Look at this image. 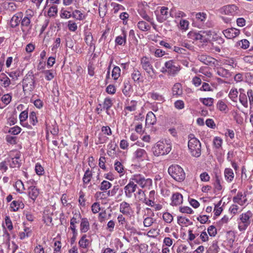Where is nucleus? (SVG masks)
<instances>
[{
    "label": "nucleus",
    "mask_w": 253,
    "mask_h": 253,
    "mask_svg": "<svg viewBox=\"0 0 253 253\" xmlns=\"http://www.w3.org/2000/svg\"><path fill=\"white\" fill-rule=\"evenodd\" d=\"M133 158L137 162L148 160L147 152L143 149L138 148L133 153Z\"/></svg>",
    "instance_id": "f8f14e48"
},
{
    "label": "nucleus",
    "mask_w": 253,
    "mask_h": 253,
    "mask_svg": "<svg viewBox=\"0 0 253 253\" xmlns=\"http://www.w3.org/2000/svg\"><path fill=\"white\" fill-rule=\"evenodd\" d=\"M207 15L205 12H198L195 14V19L193 22L194 26L201 28L203 26L206 19Z\"/></svg>",
    "instance_id": "9d476101"
},
{
    "label": "nucleus",
    "mask_w": 253,
    "mask_h": 253,
    "mask_svg": "<svg viewBox=\"0 0 253 253\" xmlns=\"http://www.w3.org/2000/svg\"><path fill=\"white\" fill-rule=\"evenodd\" d=\"M0 82H1V85L4 87H7L10 84V80L4 74L1 73L0 75Z\"/></svg>",
    "instance_id": "72a5a7b5"
},
{
    "label": "nucleus",
    "mask_w": 253,
    "mask_h": 253,
    "mask_svg": "<svg viewBox=\"0 0 253 253\" xmlns=\"http://www.w3.org/2000/svg\"><path fill=\"white\" fill-rule=\"evenodd\" d=\"M137 188V184L130 179L128 183L126 185L124 188L125 196L126 198H130L132 196L133 193Z\"/></svg>",
    "instance_id": "9b49d317"
},
{
    "label": "nucleus",
    "mask_w": 253,
    "mask_h": 253,
    "mask_svg": "<svg viewBox=\"0 0 253 253\" xmlns=\"http://www.w3.org/2000/svg\"><path fill=\"white\" fill-rule=\"evenodd\" d=\"M233 201L240 206H244L247 202L246 195L245 193L243 194L242 192H238L237 195L233 197Z\"/></svg>",
    "instance_id": "aec40b11"
},
{
    "label": "nucleus",
    "mask_w": 253,
    "mask_h": 253,
    "mask_svg": "<svg viewBox=\"0 0 253 253\" xmlns=\"http://www.w3.org/2000/svg\"><path fill=\"white\" fill-rule=\"evenodd\" d=\"M224 177L228 182H232L234 178L233 170L230 168H226L224 171Z\"/></svg>",
    "instance_id": "c85d7f7f"
},
{
    "label": "nucleus",
    "mask_w": 253,
    "mask_h": 253,
    "mask_svg": "<svg viewBox=\"0 0 253 253\" xmlns=\"http://www.w3.org/2000/svg\"><path fill=\"white\" fill-rule=\"evenodd\" d=\"M57 7L56 5L51 6L48 11V15L50 17H53L57 14Z\"/></svg>",
    "instance_id": "e2e57ef3"
},
{
    "label": "nucleus",
    "mask_w": 253,
    "mask_h": 253,
    "mask_svg": "<svg viewBox=\"0 0 253 253\" xmlns=\"http://www.w3.org/2000/svg\"><path fill=\"white\" fill-rule=\"evenodd\" d=\"M2 5L3 8L10 12L15 11L17 7L14 2L4 1L2 3Z\"/></svg>",
    "instance_id": "cd10ccee"
},
{
    "label": "nucleus",
    "mask_w": 253,
    "mask_h": 253,
    "mask_svg": "<svg viewBox=\"0 0 253 253\" xmlns=\"http://www.w3.org/2000/svg\"><path fill=\"white\" fill-rule=\"evenodd\" d=\"M222 33L226 38L232 39L237 37L240 34V31L236 28H231L223 30Z\"/></svg>",
    "instance_id": "4468645a"
},
{
    "label": "nucleus",
    "mask_w": 253,
    "mask_h": 253,
    "mask_svg": "<svg viewBox=\"0 0 253 253\" xmlns=\"http://www.w3.org/2000/svg\"><path fill=\"white\" fill-rule=\"evenodd\" d=\"M40 194V190L35 186H30L28 189L29 197L35 202Z\"/></svg>",
    "instance_id": "412c9836"
},
{
    "label": "nucleus",
    "mask_w": 253,
    "mask_h": 253,
    "mask_svg": "<svg viewBox=\"0 0 253 253\" xmlns=\"http://www.w3.org/2000/svg\"><path fill=\"white\" fill-rule=\"evenodd\" d=\"M120 211L125 215H130L132 210L130 207V204L124 201L120 204Z\"/></svg>",
    "instance_id": "6ab92c4d"
},
{
    "label": "nucleus",
    "mask_w": 253,
    "mask_h": 253,
    "mask_svg": "<svg viewBox=\"0 0 253 253\" xmlns=\"http://www.w3.org/2000/svg\"><path fill=\"white\" fill-rule=\"evenodd\" d=\"M126 34L124 31H123L122 35L116 37L115 42L119 45H123L126 43Z\"/></svg>",
    "instance_id": "a19ab883"
},
{
    "label": "nucleus",
    "mask_w": 253,
    "mask_h": 253,
    "mask_svg": "<svg viewBox=\"0 0 253 253\" xmlns=\"http://www.w3.org/2000/svg\"><path fill=\"white\" fill-rule=\"evenodd\" d=\"M115 169L119 173L123 175L125 172L124 167L122 163L119 161H116L114 164Z\"/></svg>",
    "instance_id": "de8ad7c7"
},
{
    "label": "nucleus",
    "mask_w": 253,
    "mask_h": 253,
    "mask_svg": "<svg viewBox=\"0 0 253 253\" xmlns=\"http://www.w3.org/2000/svg\"><path fill=\"white\" fill-rule=\"evenodd\" d=\"M29 121L31 124L33 126H35L38 123V119L36 114L35 112H32L29 115Z\"/></svg>",
    "instance_id": "338daca9"
},
{
    "label": "nucleus",
    "mask_w": 253,
    "mask_h": 253,
    "mask_svg": "<svg viewBox=\"0 0 253 253\" xmlns=\"http://www.w3.org/2000/svg\"><path fill=\"white\" fill-rule=\"evenodd\" d=\"M170 16V11L169 12L168 7L163 6L161 8L160 13L157 15V20L160 22H163Z\"/></svg>",
    "instance_id": "2eb2a0df"
},
{
    "label": "nucleus",
    "mask_w": 253,
    "mask_h": 253,
    "mask_svg": "<svg viewBox=\"0 0 253 253\" xmlns=\"http://www.w3.org/2000/svg\"><path fill=\"white\" fill-rule=\"evenodd\" d=\"M78 220L77 218L75 216L73 217L70 220V228L72 231L73 234L74 235V237L76 238L78 234V231L76 229V224L78 223Z\"/></svg>",
    "instance_id": "473e14b6"
},
{
    "label": "nucleus",
    "mask_w": 253,
    "mask_h": 253,
    "mask_svg": "<svg viewBox=\"0 0 253 253\" xmlns=\"http://www.w3.org/2000/svg\"><path fill=\"white\" fill-rule=\"evenodd\" d=\"M21 155L19 153H16L13 158H11L8 160L9 167L11 168H19L21 165V160H20Z\"/></svg>",
    "instance_id": "a211bd4d"
},
{
    "label": "nucleus",
    "mask_w": 253,
    "mask_h": 253,
    "mask_svg": "<svg viewBox=\"0 0 253 253\" xmlns=\"http://www.w3.org/2000/svg\"><path fill=\"white\" fill-rule=\"evenodd\" d=\"M157 121L156 117L155 114L152 112H149L146 118V125L148 126H152L156 124Z\"/></svg>",
    "instance_id": "a878e982"
},
{
    "label": "nucleus",
    "mask_w": 253,
    "mask_h": 253,
    "mask_svg": "<svg viewBox=\"0 0 253 253\" xmlns=\"http://www.w3.org/2000/svg\"><path fill=\"white\" fill-rule=\"evenodd\" d=\"M172 90L173 96L176 97L180 96L182 94V89L181 84L179 83L174 84Z\"/></svg>",
    "instance_id": "2f4dec72"
},
{
    "label": "nucleus",
    "mask_w": 253,
    "mask_h": 253,
    "mask_svg": "<svg viewBox=\"0 0 253 253\" xmlns=\"http://www.w3.org/2000/svg\"><path fill=\"white\" fill-rule=\"evenodd\" d=\"M28 117V113L27 111H22L19 115L20 123L22 126L30 128V125L25 121Z\"/></svg>",
    "instance_id": "393cba45"
},
{
    "label": "nucleus",
    "mask_w": 253,
    "mask_h": 253,
    "mask_svg": "<svg viewBox=\"0 0 253 253\" xmlns=\"http://www.w3.org/2000/svg\"><path fill=\"white\" fill-rule=\"evenodd\" d=\"M112 184L110 182L107 180H103L101 183L99 187L100 190L105 191L110 188Z\"/></svg>",
    "instance_id": "5fc2aeb1"
},
{
    "label": "nucleus",
    "mask_w": 253,
    "mask_h": 253,
    "mask_svg": "<svg viewBox=\"0 0 253 253\" xmlns=\"http://www.w3.org/2000/svg\"><path fill=\"white\" fill-rule=\"evenodd\" d=\"M23 16L22 12H19L15 13L11 18L10 21V25L12 28L17 27L21 22V17Z\"/></svg>",
    "instance_id": "f3484780"
},
{
    "label": "nucleus",
    "mask_w": 253,
    "mask_h": 253,
    "mask_svg": "<svg viewBox=\"0 0 253 253\" xmlns=\"http://www.w3.org/2000/svg\"><path fill=\"white\" fill-rule=\"evenodd\" d=\"M142 188L150 189L152 186V180L150 178H145L143 182L139 185Z\"/></svg>",
    "instance_id": "6e6d98bb"
},
{
    "label": "nucleus",
    "mask_w": 253,
    "mask_h": 253,
    "mask_svg": "<svg viewBox=\"0 0 253 253\" xmlns=\"http://www.w3.org/2000/svg\"><path fill=\"white\" fill-rule=\"evenodd\" d=\"M219 11L222 14L234 15L238 13V8L234 4L227 5L220 8Z\"/></svg>",
    "instance_id": "1a4fd4ad"
},
{
    "label": "nucleus",
    "mask_w": 253,
    "mask_h": 253,
    "mask_svg": "<svg viewBox=\"0 0 253 253\" xmlns=\"http://www.w3.org/2000/svg\"><path fill=\"white\" fill-rule=\"evenodd\" d=\"M84 40L86 43L89 46L90 48L92 46L94 47L93 37L90 32H86L85 33Z\"/></svg>",
    "instance_id": "e433bc0d"
},
{
    "label": "nucleus",
    "mask_w": 253,
    "mask_h": 253,
    "mask_svg": "<svg viewBox=\"0 0 253 253\" xmlns=\"http://www.w3.org/2000/svg\"><path fill=\"white\" fill-rule=\"evenodd\" d=\"M32 233V229L28 227L25 226L24 231L21 232L19 234V238L21 240H23L26 238L30 237Z\"/></svg>",
    "instance_id": "4c0bfd02"
},
{
    "label": "nucleus",
    "mask_w": 253,
    "mask_h": 253,
    "mask_svg": "<svg viewBox=\"0 0 253 253\" xmlns=\"http://www.w3.org/2000/svg\"><path fill=\"white\" fill-rule=\"evenodd\" d=\"M249 42L246 39L241 40L237 43V46L244 49H247L249 47Z\"/></svg>",
    "instance_id": "13d9d810"
},
{
    "label": "nucleus",
    "mask_w": 253,
    "mask_h": 253,
    "mask_svg": "<svg viewBox=\"0 0 253 253\" xmlns=\"http://www.w3.org/2000/svg\"><path fill=\"white\" fill-rule=\"evenodd\" d=\"M24 204L20 201H13L10 204L11 211H17L19 209H23Z\"/></svg>",
    "instance_id": "c756f323"
},
{
    "label": "nucleus",
    "mask_w": 253,
    "mask_h": 253,
    "mask_svg": "<svg viewBox=\"0 0 253 253\" xmlns=\"http://www.w3.org/2000/svg\"><path fill=\"white\" fill-rule=\"evenodd\" d=\"M72 17L71 12L67 10L62 8L60 11V17L61 18L69 19Z\"/></svg>",
    "instance_id": "69168bd1"
},
{
    "label": "nucleus",
    "mask_w": 253,
    "mask_h": 253,
    "mask_svg": "<svg viewBox=\"0 0 253 253\" xmlns=\"http://www.w3.org/2000/svg\"><path fill=\"white\" fill-rule=\"evenodd\" d=\"M223 140L220 137H215L213 140V144L216 149H219L221 147Z\"/></svg>",
    "instance_id": "bf43d9fd"
},
{
    "label": "nucleus",
    "mask_w": 253,
    "mask_h": 253,
    "mask_svg": "<svg viewBox=\"0 0 253 253\" xmlns=\"http://www.w3.org/2000/svg\"><path fill=\"white\" fill-rule=\"evenodd\" d=\"M121 69L118 66H115L113 68L112 72V77L114 80H117L120 76Z\"/></svg>",
    "instance_id": "864d4df0"
},
{
    "label": "nucleus",
    "mask_w": 253,
    "mask_h": 253,
    "mask_svg": "<svg viewBox=\"0 0 253 253\" xmlns=\"http://www.w3.org/2000/svg\"><path fill=\"white\" fill-rule=\"evenodd\" d=\"M90 245L89 240L87 239V235L84 234L79 241V246L80 248L86 249Z\"/></svg>",
    "instance_id": "4be33fe9"
},
{
    "label": "nucleus",
    "mask_w": 253,
    "mask_h": 253,
    "mask_svg": "<svg viewBox=\"0 0 253 253\" xmlns=\"http://www.w3.org/2000/svg\"><path fill=\"white\" fill-rule=\"evenodd\" d=\"M150 97L154 100L163 102L165 99L164 97L161 94L157 92H151L149 94Z\"/></svg>",
    "instance_id": "603ef678"
},
{
    "label": "nucleus",
    "mask_w": 253,
    "mask_h": 253,
    "mask_svg": "<svg viewBox=\"0 0 253 253\" xmlns=\"http://www.w3.org/2000/svg\"><path fill=\"white\" fill-rule=\"evenodd\" d=\"M45 78L47 81L52 80L55 75V72L52 70H47L43 71Z\"/></svg>",
    "instance_id": "8fccbe9b"
},
{
    "label": "nucleus",
    "mask_w": 253,
    "mask_h": 253,
    "mask_svg": "<svg viewBox=\"0 0 253 253\" xmlns=\"http://www.w3.org/2000/svg\"><path fill=\"white\" fill-rule=\"evenodd\" d=\"M198 59L199 61L207 65H214L215 66L218 65L217 61L215 59L207 55H199Z\"/></svg>",
    "instance_id": "ddd939ff"
},
{
    "label": "nucleus",
    "mask_w": 253,
    "mask_h": 253,
    "mask_svg": "<svg viewBox=\"0 0 253 253\" xmlns=\"http://www.w3.org/2000/svg\"><path fill=\"white\" fill-rule=\"evenodd\" d=\"M188 147L189 153L192 157L199 158L201 155V143L194 134L188 135Z\"/></svg>",
    "instance_id": "f03ea898"
},
{
    "label": "nucleus",
    "mask_w": 253,
    "mask_h": 253,
    "mask_svg": "<svg viewBox=\"0 0 253 253\" xmlns=\"http://www.w3.org/2000/svg\"><path fill=\"white\" fill-rule=\"evenodd\" d=\"M137 27L142 31H147L151 28V26L147 23L143 21L138 22Z\"/></svg>",
    "instance_id": "49530a36"
},
{
    "label": "nucleus",
    "mask_w": 253,
    "mask_h": 253,
    "mask_svg": "<svg viewBox=\"0 0 253 253\" xmlns=\"http://www.w3.org/2000/svg\"><path fill=\"white\" fill-rule=\"evenodd\" d=\"M72 17L77 20H83L86 18V16L80 10L76 9L72 13Z\"/></svg>",
    "instance_id": "58836bf2"
},
{
    "label": "nucleus",
    "mask_w": 253,
    "mask_h": 253,
    "mask_svg": "<svg viewBox=\"0 0 253 253\" xmlns=\"http://www.w3.org/2000/svg\"><path fill=\"white\" fill-rule=\"evenodd\" d=\"M177 222L179 225L182 224L186 226L192 224V222L188 218L184 216L178 217Z\"/></svg>",
    "instance_id": "09e8293b"
},
{
    "label": "nucleus",
    "mask_w": 253,
    "mask_h": 253,
    "mask_svg": "<svg viewBox=\"0 0 253 253\" xmlns=\"http://www.w3.org/2000/svg\"><path fill=\"white\" fill-rule=\"evenodd\" d=\"M239 101L240 103L245 108L248 107V97L247 95L244 93V90L242 88L239 89Z\"/></svg>",
    "instance_id": "bb28decb"
},
{
    "label": "nucleus",
    "mask_w": 253,
    "mask_h": 253,
    "mask_svg": "<svg viewBox=\"0 0 253 253\" xmlns=\"http://www.w3.org/2000/svg\"><path fill=\"white\" fill-rule=\"evenodd\" d=\"M140 65L142 68L146 72L147 75L153 78L152 73L155 72V70L152 65L151 58L147 56H143L140 59Z\"/></svg>",
    "instance_id": "0eeeda50"
},
{
    "label": "nucleus",
    "mask_w": 253,
    "mask_h": 253,
    "mask_svg": "<svg viewBox=\"0 0 253 253\" xmlns=\"http://www.w3.org/2000/svg\"><path fill=\"white\" fill-rule=\"evenodd\" d=\"M113 104V101L111 99L109 98H106L104 99L103 103V109L106 110V113L108 115H110L108 110L112 106Z\"/></svg>",
    "instance_id": "79ce46f5"
},
{
    "label": "nucleus",
    "mask_w": 253,
    "mask_h": 253,
    "mask_svg": "<svg viewBox=\"0 0 253 253\" xmlns=\"http://www.w3.org/2000/svg\"><path fill=\"white\" fill-rule=\"evenodd\" d=\"M171 205L172 206L179 205L183 202V196L179 193H174L171 197Z\"/></svg>",
    "instance_id": "5701e85b"
},
{
    "label": "nucleus",
    "mask_w": 253,
    "mask_h": 253,
    "mask_svg": "<svg viewBox=\"0 0 253 253\" xmlns=\"http://www.w3.org/2000/svg\"><path fill=\"white\" fill-rule=\"evenodd\" d=\"M163 218L168 223H170L173 220V216L169 212H165L163 215Z\"/></svg>",
    "instance_id": "774afa93"
},
{
    "label": "nucleus",
    "mask_w": 253,
    "mask_h": 253,
    "mask_svg": "<svg viewBox=\"0 0 253 253\" xmlns=\"http://www.w3.org/2000/svg\"><path fill=\"white\" fill-rule=\"evenodd\" d=\"M34 15L35 12L32 9H28L26 11L24 15H23L21 17L20 25L24 38H26L31 32L32 22L34 19Z\"/></svg>",
    "instance_id": "f257e3e1"
},
{
    "label": "nucleus",
    "mask_w": 253,
    "mask_h": 253,
    "mask_svg": "<svg viewBox=\"0 0 253 253\" xmlns=\"http://www.w3.org/2000/svg\"><path fill=\"white\" fill-rule=\"evenodd\" d=\"M217 108L219 111L225 113L228 111V106L223 100H219L217 102Z\"/></svg>",
    "instance_id": "c03bdc74"
},
{
    "label": "nucleus",
    "mask_w": 253,
    "mask_h": 253,
    "mask_svg": "<svg viewBox=\"0 0 253 253\" xmlns=\"http://www.w3.org/2000/svg\"><path fill=\"white\" fill-rule=\"evenodd\" d=\"M170 150V146L163 141H158L152 148L153 153L155 156L167 154Z\"/></svg>",
    "instance_id": "423d86ee"
},
{
    "label": "nucleus",
    "mask_w": 253,
    "mask_h": 253,
    "mask_svg": "<svg viewBox=\"0 0 253 253\" xmlns=\"http://www.w3.org/2000/svg\"><path fill=\"white\" fill-rule=\"evenodd\" d=\"M137 102L135 100H131L128 105L125 107V109L129 111H134L136 109Z\"/></svg>",
    "instance_id": "4d7b16f0"
},
{
    "label": "nucleus",
    "mask_w": 253,
    "mask_h": 253,
    "mask_svg": "<svg viewBox=\"0 0 253 253\" xmlns=\"http://www.w3.org/2000/svg\"><path fill=\"white\" fill-rule=\"evenodd\" d=\"M215 71L217 75L225 79H228L232 76V73L228 70L222 67H216Z\"/></svg>",
    "instance_id": "dca6fc26"
},
{
    "label": "nucleus",
    "mask_w": 253,
    "mask_h": 253,
    "mask_svg": "<svg viewBox=\"0 0 253 253\" xmlns=\"http://www.w3.org/2000/svg\"><path fill=\"white\" fill-rule=\"evenodd\" d=\"M200 100L204 105L207 106H211L213 103V99L212 98H200Z\"/></svg>",
    "instance_id": "0e129e2a"
},
{
    "label": "nucleus",
    "mask_w": 253,
    "mask_h": 253,
    "mask_svg": "<svg viewBox=\"0 0 253 253\" xmlns=\"http://www.w3.org/2000/svg\"><path fill=\"white\" fill-rule=\"evenodd\" d=\"M170 16L175 18H179L185 17L186 16V15L184 12L173 8L170 10Z\"/></svg>",
    "instance_id": "f704fd0d"
},
{
    "label": "nucleus",
    "mask_w": 253,
    "mask_h": 253,
    "mask_svg": "<svg viewBox=\"0 0 253 253\" xmlns=\"http://www.w3.org/2000/svg\"><path fill=\"white\" fill-rule=\"evenodd\" d=\"M238 95V91L236 88H231L229 93V98L233 101H235Z\"/></svg>",
    "instance_id": "680f3d73"
},
{
    "label": "nucleus",
    "mask_w": 253,
    "mask_h": 253,
    "mask_svg": "<svg viewBox=\"0 0 253 253\" xmlns=\"http://www.w3.org/2000/svg\"><path fill=\"white\" fill-rule=\"evenodd\" d=\"M189 22L187 20L181 19L179 22V28L183 31H186L189 27Z\"/></svg>",
    "instance_id": "052dcab7"
},
{
    "label": "nucleus",
    "mask_w": 253,
    "mask_h": 253,
    "mask_svg": "<svg viewBox=\"0 0 253 253\" xmlns=\"http://www.w3.org/2000/svg\"><path fill=\"white\" fill-rule=\"evenodd\" d=\"M181 69L180 66L174 60H170L165 63L161 72L169 76H175Z\"/></svg>",
    "instance_id": "7ed1b4c3"
},
{
    "label": "nucleus",
    "mask_w": 253,
    "mask_h": 253,
    "mask_svg": "<svg viewBox=\"0 0 253 253\" xmlns=\"http://www.w3.org/2000/svg\"><path fill=\"white\" fill-rule=\"evenodd\" d=\"M135 199L138 201H143L144 202L145 197L144 192L141 189H138L135 193L134 194Z\"/></svg>",
    "instance_id": "a18cd8bd"
},
{
    "label": "nucleus",
    "mask_w": 253,
    "mask_h": 253,
    "mask_svg": "<svg viewBox=\"0 0 253 253\" xmlns=\"http://www.w3.org/2000/svg\"><path fill=\"white\" fill-rule=\"evenodd\" d=\"M90 229V225L88 219L86 218L82 219L80 229L81 233H86Z\"/></svg>",
    "instance_id": "b1692460"
},
{
    "label": "nucleus",
    "mask_w": 253,
    "mask_h": 253,
    "mask_svg": "<svg viewBox=\"0 0 253 253\" xmlns=\"http://www.w3.org/2000/svg\"><path fill=\"white\" fill-rule=\"evenodd\" d=\"M169 174L176 181L181 182L185 178V173L183 169L178 165H171L168 169Z\"/></svg>",
    "instance_id": "39448f33"
},
{
    "label": "nucleus",
    "mask_w": 253,
    "mask_h": 253,
    "mask_svg": "<svg viewBox=\"0 0 253 253\" xmlns=\"http://www.w3.org/2000/svg\"><path fill=\"white\" fill-rule=\"evenodd\" d=\"M14 187L16 191L20 193H23L25 190L24 184L20 180H18L16 181Z\"/></svg>",
    "instance_id": "3c124183"
},
{
    "label": "nucleus",
    "mask_w": 253,
    "mask_h": 253,
    "mask_svg": "<svg viewBox=\"0 0 253 253\" xmlns=\"http://www.w3.org/2000/svg\"><path fill=\"white\" fill-rule=\"evenodd\" d=\"M145 177L140 174H136L133 175L130 178L131 181H133V182H135L138 184L139 185L141 184L145 179Z\"/></svg>",
    "instance_id": "ea45409f"
},
{
    "label": "nucleus",
    "mask_w": 253,
    "mask_h": 253,
    "mask_svg": "<svg viewBox=\"0 0 253 253\" xmlns=\"http://www.w3.org/2000/svg\"><path fill=\"white\" fill-rule=\"evenodd\" d=\"M132 90L131 85L128 81H125L124 82V86L122 91L126 96H129Z\"/></svg>",
    "instance_id": "7c9ffc66"
},
{
    "label": "nucleus",
    "mask_w": 253,
    "mask_h": 253,
    "mask_svg": "<svg viewBox=\"0 0 253 253\" xmlns=\"http://www.w3.org/2000/svg\"><path fill=\"white\" fill-rule=\"evenodd\" d=\"M131 77L134 82L139 83L141 81V73L137 69H134L131 73Z\"/></svg>",
    "instance_id": "37998d69"
},
{
    "label": "nucleus",
    "mask_w": 253,
    "mask_h": 253,
    "mask_svg": "<svg viewBox=\"0 0 253 253\" xmlns=\"http://www.w3.org/2000/svg\"><path fill=\"white\" fill-rule=\"evenodd\" d=\"M92 177V171L89 169H87L85 171L83 178V181L84 184H88L90 182Z\"/></svg>",
    "instance_id": "c9c22d12"
},
{
    "label": "nucleus",
    "mask_w": 253,
    "mask_h": 253,
    "mask_svg": "<svg viewBox=\"0 0 253 253\" xmlns=\"http://www.w3.org/2000/svg\"><path fill=\"white\" fill-rule=\"evenodd\" d=\"M253 213L249 211L241 214L237 220L238 229L241 232H244L251 223Z\"/></svg>",
    "instance_id": "20e7f679"
},
{
    "label": "nucleus",
    "mask_w": 253,
    "mask_h": 253,
    "mask_svg": "<svg viewBox=\"0 0 253 253\" xmlns=\"http://www.w3.org/2000/svg\"><path fill=\"white\" fill-rule=\"evenodd\" d=\"M23 89L24 91H32L35 87L34 77L33 75H26L23 80Z\"/></svg>",
    "instance_id": "6e6552de"
}]
</instances>
